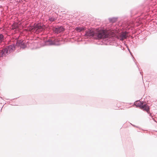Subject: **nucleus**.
Returning <instances> with one entry per match:
<instances>
[{"label": "nucleus", "instance_id": "obj_1", "mask_svg": "<svg viewBox=\"0 0 157 157\" xmlns=\"http://www.w3.org/2000/svg\"><path fill=\"white\" fill-rule=\"evenodd\" d=\"M14 48L13 46L10 45L0 50V57L6 56L12 52Z\"/></svg>", "mask_w": 157, "mask_h": 157}, {"label": "nucleus", "instance_id": "obj_2", "mask_svg": "<svg viewBox=\"0 0 157 157\" xmlns=\"http://www.w3.org/2000/svg\"><path fill=\"white\" fill-rule=\"evenodd\" d=\"M95 38L98 39L104 38L109 36V32L105 30H102L97 31L95 33Z\"/></svg>", "mask_w": 157, "mask_h": 157}, {"label": "nucleus", "instance_id": "obj_3", "mask_svg": "<svg viewBox=\"0 0 157 157\" xmlns=\"http://www.w3.org/2000/svg\"><path fill=\"white\" fill-rule=\"evenodd\" d=\"M135 105L148 113L150 108L149 106L147 105L145 102L137 101L135 102Z\"/></svg>", "mask_w": 157, "mask_h": 157}, {"label": "nucleus", "instance_id": "obj_4", "mask_svg": "<svg viewBox=\"0 0 157 157\" xmlns=\"http://www.w3.org/2000/svg\"><path fill=\"white\" fill-rule=\"evenodd\" d=\"M45 28V26L43 25L42 24H38L36 25L33 28H32L31 30L33 31L34 29V30H35L38 32H40L43 31Z\"/></svg>", "mask_w": 157, "mask_h": 157}, {"label": "nucleus", "instance_id": "obj_5", "mask_svg": "<svg viewBox=\"0 0 157 157\" xmlns=\"http://www.w3.org/2000/svg\"><path fill=\"white\" fill-rule=\"evenodd\" d=\"M128 33L127 32H122L120 35L119 39L121 40H123L126 39L128 36Z\"/></svg>", "mask_w": 157, "mask_h": 157}, {"label": "nucleus", "instance_id": "obj_6", "mask_svg": "<svg viewBox=\"0 0 157 157\" xmlns=\"http://www.w3.org/2000/svg\"><path fill=\"white\" fill-rule=\"evenodd\" d=\"M86 35L87 36H95V33H94L93 29L88 30L86 31Z\"/></svg>", "mask_w": 157, "mask_h": 157}, {"label": "nucleus", "instance_id": "obj_7", "mask_svg": "<svg viewBox=\"0 0 157 157\" xmlns=\"http://www.w3.org/2000/svg\"><path fill=\"white\" fill-rule=\"evenodd\" d=\"M64 30V28L63 27L61 26L60 27H58L55 28L54 29V31L56 33H58L63 32Z\"/></svg>", "mask_w": 157, "mask_h": 157}, {"label": "nucleus", "instance_id": "obj_8", "mask_svg": "<svg viewBox=\"0 0 157 157\" xmlns=\"http://www.w3.org/2000/svg\"><path fill=\"white\" fill-rule=\"evenodd\" d=\"M17 44H18L19 46L22 48H24L26 47V46L24 44V43L23 41L21 40L18 41Z\"/></svg>", "mask_w": 157, "mask_h": 157}, {"label": "nucleus", "instance_id": "obj_9", "mask_svg": "<svg viewBox=\"0 0 157 157\" xmlns=\"http://www.w3.org/2000/svg\"><path fill=\"white\" fill-rule=\"evenodd\" d=\"M85 28L84 27H76L75 29V30L78 32H80L82 30H84Z\"/></svg>", "mask_w": 157, "mask_h": 157}, {"label": "nucleus", "instance_id": "obj_10", "mask_svg": "<svg viewBox=\"0 0 157 157\" xmlns=\"http://www.w3.org/2000/svg\"><path fill=\"white\" fill-rule=\"evenodd\" d=\"M4 40V36L3 35L0 34V42H2Z\"/></svg>", "mask_w": 157, "mask_h": 157}, {"label": "nucleus", "instance_id": "obj_11", "mask_svg": "<svg viewBox=\"0 0 157 157\" xmlns=\"http://www.w3.org/2000/svg\"><path fill=\"white\" fill-rule=\"evenodd\" d=\"M49 20L51 21H53L55 20V18L53 17H51L49 19Z\"/></svg>", "mask_w": 157, "mask_h": 157}]
</instances>
